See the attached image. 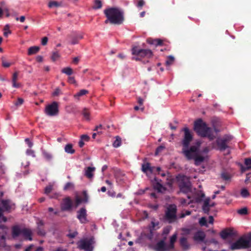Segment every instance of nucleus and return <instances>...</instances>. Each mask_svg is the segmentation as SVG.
Instances as JSON below:
<instances>
[{
    "mask_svg": "<svg viewBox=\"0 0 251 251\" xmlns=\"http://www.w3.org/2000/svg\"><path fill=\"white\" fill-rule=\"evenodd\" d=\"M184 131V137L182 140V152L188 160L192 159V153H195L198 150V147L192 146L189 149L188 147L193 140V135L190 130L187 127L182 129Z\"/></svg>",
    "mask_w": 251,
    "mask_h": 251,
    "instance_id": "f257e3e1",
    "label": "nucleus"
},
{
    "mask_svg": "<svg viewBox=\"0 0 251 251\" xmlns=\"http://www.w3.org/2000/svg\"><path fill=\"white\" fill-rule=\"evenodd\" d=\"M194 129L197 133L202 137H208L210 140L215 138L212 128L207 126L206 124L201 119L195 122Z\"/></svg>",
    "mask_w": 251,
    "mask_h": 251,
    "instance_id": "f03ea898",
    "label": "nucleus"
},
{
    "mask_svg": "<svg viewBox=\"0 0 251 251\" xmlns=\"http://www.w3.org/2000/svg\"><path fill=\"white\" fill-rule=\"evenodd\" d=\"M104 13L107 18L105 23L109 21L112 24L120 25L124 21L123 12L117 8H109L104 11Z\"/></svg>",
    "mask_w": 251,
    "mask_h": 251,
    "instance_id": "7ed1b4c3",
    "label": "nucleus"
},
{
    "mask_svg": "<svg viewBox=\"0 0 251 251\" xmlns=\"http://www.w3.org/2000/svg\"><path fill=\"white\" fill-rule=\"evenodd\" d=\"M251 247V239H246L244 237H241L236 242L230 244L229 249L234 251L248 249Z\"/></svg>",
    "mask_w": 251,
    "mask_h": 251,
    "instance_id": "20e7f679",
    "label": "nucleus"
},
{
    "mask_svg": "<svg viewBox=\"0 0 251 251\" xmlns=\"http://www.w3.org/2000/svg\"><path fill=\"white\" fill-rule=\"evenodd\" d=\"M133 60H141L143 58H149L152 56V52L150 50L139 49L137 47H133L131 50Z\"/></svg>",
    "mask_w": 251,
    "mask_h": 251,
    "instance_id": "39448f33",
    "label": "nucleus"
},
{
    "mask_svg": "<svg viewBox=\"0 0 251 251\" xmlns=\"http://www.w3.org/2000/svg\"><path fill=\"white\" fill-rule=\"evenodd\" d=\"M177 208L175 204L169 205L166 211L164 216V220L169 224L176 221L177 218L176 216Z\"/></svg>",
    "mask_w": 251,
    "mask_h": 251,
    "instance_id": "423d86ee",
    "label": "nucleus"
},
{
    "mask_svg": "<svg viewBox=\"0 0 251 251\" xmlns=\"http://www.w3.org/2000/svg\"><path fill=\"white\" fill-rule=\"evenodd\" d=\"M178 186L180 191L184 193H188L191 191V183L187 176H181L179 179Z\"/></svg>",
    "mask_w": 251,
    "mask_h": 251,
    "instance_id": "0eeeda50",
    "label": "nucleus"
},
{
    "mask_svg": "<svg viewBox=\"0 0 251 251\" xmlns=\"http://www.w3.org/2000/svg\"><path fill=\"white\" fill-rule=\"evenodd\" d=\"M59 105L58 102L53 101L50 104L46 105L45 109V113L49 116H55L58 114Z\"/></svg>",
    "mask_w": 251,
    "mask_h": 251,
    "instance_id": "6e6552de",
    "label": "nucleus"
},
{
    "mask_svg": "<svg viewBox=\"0 0 251 251\" xmlns=\"http://www.w3.org/2000/svg\"><path fill=\"white\" fill-rule=\"evenodd\" d=\"M232 139V136L229 135H225L222 138L218 139L216 140V143L219 150L221 151H224L228 148L229 147L227 145V143H228Z\"/></svg>",
    "mask_w": 251,
    "mask_h": 251,
    "instance_id": "1a4fd4ad",
    "label": "nucleus"
},
{
    "mask_svg": "<svg viewBox=\"0 0 251 251\" xmlns=\"http://www.w3.org/2000/svg\"><path fill=\"white\" fill-rule=\"evenodd\" d=\"M78 247L85 251H92L93 250L91 241L87 239L80 240L78 243Z\"/></svg>",
    "mask_w": 251,
    "mask_h": 251,
    "instance_id": "9d476101",
    "label": "nucleus"
},
{
    "mask_svg": "<svg viewBox=\"0 0 251 251\" xmlns=\"http://www.w3.org/2000/svg\"><path fill=\"white\" fill-rule=\"evenodd\" d=\"M87 212L85 208L82 207L77 211V218L81 224H85L88 222L87 219Z\"/></svg>",
    "mask_w": 251,
    "mask_h": 251,
    "instance_id": "9b49d317",
    "label": "nucleus"
},
{
    "mask_svg": "<svg viewBox=\"0 0 251 251\" xmlns=\"http://www.w3.org/2000/svg\"><path fill=\"white\" fill-rule=\"evenodd\" d=\"M155 251H170L171 249L163 240L158 242L154 247Z\"/></svg>",
    "mask_w": 251,
    "mask_h": 251,
    "instance_id": "f8f14e48",
    "label": "nucleus"
},
{
    "mask_svg": "<svg viewBox=\"0 0 251 251\" xmlns=\"http://www.w3.org/2000/svg\"><path fill=\"white\" fill-rule=\"evenodd\" d=\"M73 205L72 201L69 197L64 199L61 204V210L62 211H69L72 209Z\"/></svg>",
    "mask_w": 251,
    "mask_h": 251,
    "instance_id": "ddd939ff",
    "label": "nucleus"
},
{
    "mask_svg": "<svg viewBox=\"0 0 251 251\" xmlns=\"http://www.w3.org/2000/svg\"><path fill=\"white\" fill-rule=\"evenodd\" d=\"M233 235V230L231 228L225 229L220 232L221 238L225 240L227 239L228 237H231Z\"/></svg>",
    "mask_w": 251,
    "mask_h": 251,
    "instance_id": "4468645a",
    "label": "nucleus"
},
{
    "mask_svg": "<svg viewBox=\"0 0 251 251\" xmlns=\"http://www.w3.org/2000/svg\"><path fill=\"white\" fill-rule=\"evenodd\" d=\"M199 150L195 153H192V158L195 160V164L196 166H199L200 164L204 160V157L201 155L198 154Z\"/></svg>",
    "mask_w": 251,
    "mask_h": 251,
    "instance_id": "2eb2a0df",
    "label": "nucleus"
},
{
    "mask_svg": "<svg viewBox=\"0 0 251 251\" xmlns=\"http://www.w3.org/2000/svg\"><path fill=\"white\" fill-rule=\"evenodd\" d=\"M69 43L72 45H75L78 43L79 41L82 39L83 36L80 34H75L69 36Z\"/></svg>",
    "mask_w": 251,
    "mask_h": 251,
    "instance_id": "dca6fc26",
    "label": "nucleus"
},
{
    "mask_svg": "<svg viewBox=\"0 0 251 251\" xmlns=\"http://www.w3.org/2000/svg\"><path fill=\"white\" fill-rule=\"evenodd\" d=\"M154 169H155V167H151V164L149 162L143 163L142 165V171L144 173L147 174L148 172L152 173L154 171Z\"/></svg>",
    "mask_w": 251,
    "mask_h": 251,
    "instance_id": "f3484780",
    "label": "nucleus"
},
{
    "mask_svg": "<svg viewBox=\"0 0 251 251\" xmlns=\"http://www.w3.org/2000/svg\"><path fill=\"white\" fill-rule=\"evenodd\" d=\"M205 238V234L202 231H198L194 235L193 238L196 241H203Z\"/></svg>",
    "mask_w": 251,
    "mask_h": 251,
    "instance_id": "a211bd4d",
    "label": "nucleus"
},
{
    "mask_svg": "<svg viewBox=\"0 0 251 251\" xmlns=\"http://www.w3.org/2000/svg\"><path fill=\"white\" fill-rule=\"evenodd\" d=\"M2 209L3 211H9L12 208V204L11 201L9 200H2L1 201Z\"/></svg>",
    "mask_w": 251,
    "mask_h": 251,
    "instance_id": "6ab92c4d",
    "label": "nucleus"
},
{
    "mask_svg": "<svg viewBox=\"0 0 251 251\" xmlns=\"http://www.w3.org/2000/svg\"><path fill=\"white\" fill-rule=\"evenodd\" d=\"M180 245L183 249V250L186 251L189 249L190 245L189 244L187 239L185 237H182L180 238L179 240Z\"/></svg>",
    "mask_w": 251,
    "mask_h": 251,
    "instance_id": "aec40b11",
    "label": "nucleus"
},
{
    "mask_svg": "<svg viewBox=\"0 0 251 251\" xmlns=\"http://www.w3.org/2000/svg\"><path fill=\"white\" fill-rule=\"evenodd\" d=\"M6 221V217L3 216V210L2 208L0 207V229H7V227L5 225L1 224L2 222L5 223Z\"/></svg>",
    "mask_w": 251,
    "mask_h": 251,
    "instance_id": "412c9836",
    "label": "nucleus"
},
{
    "mask_svg": "<svg viewBox=\"0 0 251 251\" xmlns=\"http://www.w3.org/2000/svg\"><path fill=\"white\" fill-rule=\"evenodd\" d=\"M22 234L25 238V239L31 241L32 238L31 237L32 232L31 231L27 228H23L22 229Z\"/></svg>",
    "mask_w": 251,
    "mask_h": 251,
    "instance_id": "4be33fe9",
    "label": "nucleus"
},
{
    "mask_svg": "<svg viewBox=\"0 0 251 251\" xmlns=\"http://www.w3.org/2000/svg\"><path fill=\"white\" fill-rule=\"evenodd\" d=\"M95 170V167H88L86 168L85 171V176L88 178H91L93 177V172Z\"/></svg>",
    "mask_w": 251,
    "mask_h": 251,
    "instance_id": "5701e85b",
    "label": "nucleus"
},
{
    "mask_svg": "<svg viewBox=\"0 0 251 251\" xmlns=\"http://www.w3.org/2000/svg\"><path fill=\"white\" fill-rule=\"evenodd\" d=\"M209 201V198L206 199L204 201L203 204L202 205V210L205 213L208 214L210 210Z\"/></svg>",
    "mask_w": 251,
    "mask_h": 251,
    "instance_id": "b1692460",
    "label": "nucleus"
},
{
    "mask_svg": "<svg viewBox=\"0 0 251 251\" xmlns=\"http://www.w3.org/2000/svg\"><path fill=\"white\" fill-rule=\"evenodd\" d=\"M12 233L14 238L17 237L22 234V229L17 226H14L12 227Z\"/></svg>",
    "mask_w": 251,
    "mask_h": 251,
    "instance_id": "393cba45",
    "label": "nucleus"
},
{
    "mask_svg": "<svg viewBox=\"0 0 251 251\" xmlns=\"http://www.w3.org/2000/svg\"><path fill=\"white\" fill-rule=\"evenodd\" d=\"M82 115L84 120L88 122L91 120L90 112L88 109L84 108L82 111Z\"/></svg>",
    "mask_w": 251,
    "mask_h": 251,
    "instance_id": "a878e982",
    "label": "nucleus"
},
{
    "mask_svg": "<svg viewBox=\"0 0 251 251\" xmlns=\"http://www.w3.org/2000/svg\"><path fill=\"white\" fill-rule=\"evenodd\" d=\"M147 42L149 44L151 45H154L156 46L161 45L162 44V40L159 39H151L149 38L147 40Z\"/></svg>",
    "mask_w": 251,
    "mask_h": 251,
    "instance_id": "bb28decb",
    "label": "nucleus"
},
{
    "mask_svg": "<svg viewBox=\"0 0 251 251\" xmlns=\"http://www.w3.org/2000/svg\"><path fill=\"white\" fill-rule=\"evenodd\" d=\"M177 238V234L175 233L170 238V244L168 245L169 248L171 250L174 249V244L176 242Z\"/></svg>",
    "mask_w": 251,
    "mask_h": 251,
    "instance_id": "cd10ccee",
    "label": "nucleus"
},
{
    "mask_svg": "<svg viewBox=\"0 0 251 251\" xmlns=\"http://www.w3.org/2000/svg\"><path fill=\"white\" fill-rule=\"evenodd\" d=\"M65 151L69 154H74L75 152V150L73 149V145L71 144H67L64 148Z\"/></svg>",
    "mask_w": 251,
    "mask_h": 251,
    "instance_id": "c85d7f7f",
    "label": "nucleus"
},
{
    "mask_svg": "<svg viewBox=\"0 0 251 251\" xmlns=\"http://www.w3.org/2000/svg\"><path fill=\"white\" fill-rule=\"evenodd\" d=\"M40 50L39 47L37 46H33L29 48L28 50V55H31L37 53Z\"/></svg>",
    "mask_w": 251,
    "mask_h": 251,
    "instance_id": "c756f323",
    "label": "nucleus"
},
{
    "mask_svg": "<svg viewBox=\"0 0 251 251\" xmlns=\"http://www.w3.org/2000/svg\"><path fill=\"white\" fill-rule=\"evenodd\" d=\"M18 77V73L17 72H15L13 75L12 76V85L14 87H19L20 86V84L16 82Z\"/></svg>",
    "mask_w": 251,
    "mask_h": 251,
    "instance_id": "7c9ffc66",
    "label": "nucleus"
},
{
    "mask_svg": "<svg viewBox=\"0 0 251 251\" xmlns=\"http://www.w3.org/2000/svg\"><path fill=\"white\" fill-rule=\"evenodd\" d=\"M221 177L224 180L228 181L230 180L231 176L229 173L224 171L222 172L221 174Z\"/></svg>",
    "mask_w": 251,
    "mask_h": 251,
    "instance_id": "2f4dec72",
    "label": "nucleus"
},
{
    "mask_svg": "<svg viewBox=\"0 0 251 251\" xmlns=\"http://www.w3.org/2000/svg\"><path fill=\"white\" fill-rule=\"evenodd\" d=\"M60 57V54L58 51L55 50L52 52L51 59L53 61H55Z\"/></svg>",
    "mask_w": 251,
    "mask_h": 251,
    "instance_id": "473e14b6",
    "label": "nucleus"
},
{
    "mask_svg": "<svg viewBox=\"0 0 251 251\" xmlns=\"http://www.w3.org/2000/svg\"><path fill=\"white\" fill-rule=\"evenodd\" d=\"M61 72L67 75H71L73 73V69L70 67H65L61 70Z\"/></svg>",
    "mask_w": 251,
    "mask_h": 251,
    "instance_id": "72a5a7b5",
    "label": "nucleus"
},
{
    "mask_svg": "<svg viewBox=\"0 0 251 251\" xmlns=\"http://www.w3.org/2000/svg\"><path fill=\"white\" fill-rule=\"evenodd\" d=\"M245 164L246 165L247 168H244L242 167V171H245L246 170H249L251 168V159L250 158H247L245 159Z\"/></svg>",
    "mask_w": 251,
    "mask_h": 251,
    "instance_id": "f704fd0d",
    "label": "nucleus"
},
{
    "mask_svg": "<svg viewBox=\"0 0 251 251\" xmlns=\"http://www.w3.org/2000/svg\"><path fill=\"white\" fill-rule=\"evenodd\" d=\"M121 143L122 141L121 138L119 136H117L115 140L113 143V146L115 148H118L121 146Z\"/></svg>",
    "mask_w": 251,
    "mask_h": 251,
    "instance_id": "c9c22d12",
    "label": "nucleus"
},
{
    "mask_svg": "<svg viewBox=\"0 0 251 251\" xmlns=\"http://www.w3.org/2000/svg\"><path fill=\"white\" fill-rule=\"evenodd\" d=\"M102 7V3L100 0H95L93 8L95 9H100Z\"/></svg>",
    "mask_w": 251,
    "mask_h": 251,
    "instance_id": "e433bc0d",
    "label": "nucleus"
},
{
    "mask_svg": "<svg viewBox=\"0 0 251 251\" xmlns=\"http://www.w3.org/2000/svg\"><path fill=\"white\" fill-rule=\"evenodd\" d=\"M237 213L241 215H246L248 213V208L247 207H243L241 209L238 210Z\"/></svg>",
    "mask_w": 251,
    "mask_h": 251,
    "instance_id": "4c0bfd02",
    "label": "nucleus"
},
{
    "mask_svg": "<svg viewBox=\"0 0 251 251\" xmlns=\"http://www.w3.org/2000/svg\"><path fill=\"white\" fill-rule=\"evenodd\" d=\"M74 188V184L72 182H67L64 187V190H68L73 189Z\"/></svg>",
    "mask_w": 251,
    "mask_h": 251,
    "instance_id": "58836bf2",
    "label": "nucleus"
},
{
    "mask_svg": "<svg viewBox=\"0 0 251 251\" xmlns=\"http://www.w3.org/2000/svg\"><path fill=\"white\" fill-rule=\"evenodd\" d=\"M241 195L243 198H247L250 196V193L247 189L243 188L241 191Z\"/></svg>",
    "mask_w": 251,
    "mask_h": 251,
    "instance_id": "ea45409f",
    "label": "nucleus"
},
{
    "mask_svg": "<svg viewBox=\"0 0 251 251\" xmlns=\"http://www.w3.org/2000/svg\"><path fill=\"white\" fill-rule=\"evenodd\" d=\"M9 25H5L4 27V32H3V35L5 37H7L8 35L10 34H11V31L9 30Z\"/></svg>",
    "mask_w": 251,
    "mask_h": 251,
    "instance_id": "a19ab883",
    "label": "nucleus"
},
{
    "mask_svg": "<svg viewBox=\"0 0 251 251\" xmlns=\"http://www.w3.org/2000/svg\"><path fill=\"white\" fill-rule=\"evenodd\" d=\"M175 60V58L174 57L172 56H169L167 57V59L166 61V64L168 66L171 65L173 64Z\"/></svg>",
    "mask_w": 251,
    "mask_h": 251,
    "instance_id": "79ce46f5",
    "label": "nucleus"
},
{
    "mask_svg": "<svg viewBox=\"0 0 251 251\" xmlns=\"http://www.w3.org/2000/svg\"><path fill=\"white\" fill-rule=\"evenodd\" d=\"M43 155L44 157L47 160H50L52 158V155L50 152L46 151H44L43 152Z\"/></svg>",
    "mask_w": 251,
    "mask_h": 251,
    "instance_id": "37998d69",
    "label": "nucleus"
},
{
    "mask_svg": "<svg viewBox=\"0 0 251 251\" xmlns=\"http://www.w3.org/2000/svg\"><path fill=\"white\" fill-rule=\"evenodd\" d=\"M60 5L59 3L55 1H50L48 4V6L50 8H52L53 7H58Z\"/></svg>",
    "mask_w": 251,
    "mask_h": 251,
    "instance_id": "c03bdc74",
    "label": "nucleus"
},
{
    "mask_svg": "<svg viewBox=\"0 0 251 251\" xmlns=\"http://www.w3.org/2000/svg\"><path fill=\"white\" fill-rule=\"evenodd\" d=\"M2 65L3 67L7 68L10 66L11 63L7 62L4 57L1 58Z\"/></svg>",
    "mask_w": 251,
    "mask_h": 251,
    "instance_id": "a18cd8bd",
    "label": "nucleus"
},
{
    "mask_svg": "<svg viewBox=\"0 0 251 251\" xmlns=\"http://www.w3.org/2000/svg\"><path fill=\"white\" fill-rule=\"evenodd\" d=\"M37 232L38 235L41 236H44L46 234V232L45 230L43 229V227H37Z\"/></svg>",
    "mask_w": 251,
    "mask_h": 251,
    "instance_id": "49530a36",
    "label": "nucleus"
},
{
    "mask_svg": "<svg viewBox=\"0 0 251 251\" xmlns=\"http://www.w3.org/2000/svg\"><path fill=\"white\" fill-rule=\"evenodd\" d=\"M68 82L72 84L76 85V81L74 76H70L68 78Z\"/></svg>",
    "mask_w": 251,
    "mask_h": 251,
    "instance_id": "de8ad7c7",
    "label": "nucleus"
},
{
    "mask_svg": "<svg viewBox=\"0 0 251 251\" xmlns=\"http://www.w3.org/2000/svg\"><path fill=\"white\" fill-rule=\"evenodd\" d=\"M199 223L201 226H206L207 221L205 217H202L199 221Z\"/></svg>",
    "mask_w": 251,
    "mask_h": 251,
    "instance_id": "09e8293b",
    "label": "nucleus"
},
{
    "mask_svg": "<svg viewBox=\"0 0 251 251\" xmlns=\"http://www.w3.org/2000/svg\"><path fill=\"white\" fill-rule=\"evenodd\" d=\"M52 190V186L51 185H49L46 187L45 189V193L46 195H49Z\"/></svg>",
    "mask_w": 251,
    "mask_h": 251,
    "instance_id": "8fccbe9b",
    "label": "nucleus"
},
{
    "mask_svg": "<svg viewBox=\"0 0 251 251\" xmlns=\"http://www.w3.org/2000/svg\"><path fill=\"white\" fill-rule=\"evenodd\" d=\"M81 202H83V200L82 198H80L78 196H76L75 198V206H77Z\"/></svg>",
    "mask_w": 251,
    "mask_h": 251,
    "instance_id": "3c124183",
    "label": "nucleus"
},
{
    "mask_svg": "<svg viewBox=\"0 0 251 251\" xmlns=\"http://www.w3.org/2000/svg\"><path fill=\"white\" fill-rule=\"evenodd\" d=\"M82 195L83 196V198L82 199L83 200V202H87L88 201V196L87 194L86 191H83L82 193Z\"/></svg>",
    "mask_w": 251,
    "mask_h": 251,
    "instance_id": "603ef678",
    "label": "nucleus"
},
{
    "mask_svg": "<svg viewBox=\"0 0 251 251\" xmlns=\"http://www.w3.org/2000/svg\"><path fill=\"white\" fill-rule=\"evenodd\" d=\"M245 182L247 184L249 182H251V173L247 174L246 178L245 179Z\"/></svg>",
    "mask_w": 251,
    "mask_h": 251,
    "instance_id": "864d4df0",
    "label": "nucleus"
},
{
    "mask_svg": "<svg viewBox=\"0 0 251 251\" xmlns=\"http://www.w3.org/2000/svg\"><path fill=\"white\" fill-rule=\"evenodd\" d=\"M24 100L22 98H19L16 102H15V104L16 106H19L22 105L23 103Z\"/></svg>",
    "mask_w": 251,
    "mask_h": 251,
    "instance_id": "5fc2aeb1",
    "label": "nucleus"
},
{
    "mask_svg": "<svg viewBox=\"0 0 251 251\" xmlns=\"http://www.w3.org/2000/svg\"><path fill=\"white\" fill-rule=\"evenodd\" d=\"M37 225V227H43L44 225V222L43 220L38 219L36 222Z\"/></svg>",
    "mask_w": 251,
    "mask_h": 251,
    "instance_id": "6e6d98bb",
    "label": "nucleus"
},
{
    "mask_svg": "<svg viewBox=\"0 0 251 251\" xmlns=\"http://www.w3.org/2000/svg\"><path fill=\"white\" fill-rule=\"evenodd\" d=\"M81 139L83 141H88L90 137L87 135L83 134L81 136Z\"/></svg>",
    "mask_w": 251,
    "mask_h": 251,
    "instance_id": "4d7b16f0",
    "label": "nucleus"
},
{
    "mask_svg": "<svg viewBox=\"0 0 251 251\" xmlns=\"http://www.w3.org/2000/svg\"><path fill=\"white\" fill-rule=\"evenodd\" d=\"M165 147L162 146H160L158 147H157V149H156L155 154H157L158 153L160 152Z\"/></svg>",
    "mask_w": 251,
    "mask_h": 251,
    "instance_id": "13d9d810",
    "label": "nucleus"
},
{
    "mask_svg": "<svg viewBox=\"0 0 251 251\" xmlns=\"http://www.w3.org/2000/svg\"><path fill=\"white\" fill-rule=\"evenodd\" d=\"M155 188L157 189L159 192L161 191V189L162 188V185L160 184L159 182H157L155 186Z\"/></svg>",
    "mask_w": 251,
    "mask_h": 251,
    "instance_id": "bf43d9fd",
    "label": "nucleus"
},
{
    "mask_svg": "<svg viewBox=\"0 0 251 251\" xmlns=\"http://www.w3.org/2000/svg\"><path fill=\"white\" fill-rule=\"evenodd\" d=\"M77 234V232H74L73 233H70L68 234V236L71 238H75Z\"/></svg>",
    "mask_w": 251,
    "mask_h": 251,
    "instance_id": "052dcab7",
    "label": "nucleus"
},
{
    "mask_svg": "<svg viewBox=\"0 0 251 251\" xmlns=\"http://www.w3.org/2000/svg\"><path fill=\"white\" fill-rule=\"evenodd\" d=\"M48 41V39L47 37H44L42 39V45L43 46L46 45Z\"/></svg>",
    "mask_w": 251,
    "mask_h": 251,
    "instance_id": "680f3d73",
    "label": "nucleus"
},
{
    "mask_svg": "<svg viewBox=\"0 0 251 251\" xmlns=\"http://www.w3.org/2000/svg\"><path fill=\"white\" fill-rule=\"evenodd\" d=\"M25 143L27 144L29 148L32 147L33 146V143L30 141V140L28 138H26L25 139Z\"/></svg>",
    "mask_w": 251,
    "mask_h": 251,
    "instance_id": "e2e57ef3",
    "label": "nucleus"
},
{
    "mask_svg": "<svg viewBox=\"0 0 251 251\" xmlns=\"http://www.w3.org/2000/svg\"><path fill=\"white\" fill-rule=\"evenodd\" d=\"M144 4L145 2L143 0H138V3L137 6L138 7H142L144 5Z\"/></svg>",
    "mask_w": 251,
    "mask_h": 251,
    "instance_id": "0e129e2a",
    "label": "nucleus"
},
{
    "mask_svg": "<svg viewBox=\"0 0 251 251\" xmlns=\"http://www.w3.org/2000/svg\"><path fill=\"white\" fill-rule=\"evenodd\" d=\"M26 153L28 155H32L33 157H35V155L34 151L31 150H27L26 151Z\"/></svg>",
    "mask_w": 251,
    "mask_h": 251,
    "instance_id": "69168bd1",
    "label": "nucleus"
},
{
    "mask_svg": "<svg viewBox=\"0 0 251 251\" xmlns=\"http://www.w3.org/2000/svg\"><path fill=\"white\" fill-rule=\"evenodd\" d=\"M137 102L140 106H142L144 102V100L141 98L140 97H138L137 99Z\"/></svg>",
    "mask_w": 251,
    "mask_h": 251,
    "instance_id": "338daca9",
    "label": "nucleus"
},
{
    "mask_svg": "<svg viewBox=\"0 0 251 251\" xmlns=\"http://www.w3.org/2000/svg\"><path fill=\"white\" fill-rule=\"evenodd\" d=\"M16 20L17 21H18V20H20V21L21 22V23H23L25 22V17L24 16H21L20 18H18V17H17L16 18Z\"/></svg>",
    "mask_w": 251,
    "mask_h": 251,
    "instance_id": "774afa93",
    "label": "nucleus"
}]
</instances>
